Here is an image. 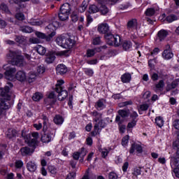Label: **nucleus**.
Returning a JSON list of instances; mask_svg holds the SVG:
<instances>
[{
    "label": "nucleus",
    "mask_w": 179,
    "mask_h": 179,
    "mask_svg": "<svg viewBox=\"0 0 179 179\" xmlns=\"http://www.w3.org/2000/svg\"><path fill=\"white\" fill-rule=\"evenodd\" d=\"M4 71L5 77L8 80H15V79H17L20 82H24L27 78L26 73L22 71H18L16 76H15L16 69L10 67L9 64H4L2 68L0 67V72H3ZM2 78H3V74L0 73V79H2Z\"/></svg>",
    "instance_id": "nucleus-1"
},
{
    "label": "nucleus",
    "mask_w": 179,
    "mask_h": 179,
    "mask_svg": "<svg viewBox=\"0 0 179 179\" xmlns=\"http://www.w3.org/2000/svg\"><path fill=\"white\" fill-rule=\"evenodd\" d=\"M13 87V85L10 83H8L7 85L3 88H0V115L2 114V110H8L10 107L9 100H10V95L9 94V90Z\"/></svg>",
    "instance_id": "nucleus-2"
},
{
    "label": "nucleus",
    "mask_w": 179,
    "mask_h": 179,
    "mask_svg": "<svg viewBox=\"0 0 179 179\" xmlns=\"http://www.w3.org/2000/svg\"><path fill=\"white\" fill-rule=\"evenodd\" d=\"M7 60L12 64V65H17V66H23L24 64V59L22 56L20 51H10L6 55Z\"/></svg>",
    "instance_id": "nucleus-3"
},
{
    "label": "nucleus",
    "mask_w": 179,
    "mask_h": 179,
    "mask_svg": "<svg viewBox=\"0 0 179 179\" xmlns=\"http://www.w3.org/2000/svg\"><path fill=\"white\" fill-rule=\"evenodd\" d=\"M58 26H59L58 22H53L45 28L47 33L49 34L48 36H45V34L41 32H36V36L38 38H45L46 41H50L55 36V31L58 29Z\"/></svg>",
    "instance_id": "nucleus-4"
},
{
    "label": "nucleus",
    "mask_w": 179,
    "mask_h": 179,
    "mask_svg": "<svg viewBox=\"0 0 179 179\" xmlns=\"http://www.w3.org/2000/svg\"><path fill=\"white\" fill-rule=\"evenodd\" d=\"M94 118V131L92 132V136H97V135L100 134V132L101 131V128H104L106 127V124L103 122V120L101 119V114L98 113L97 112L93 113Z\"/></svg>",
    "instance_id": "nucleus-5"
},
{
    "label": "nucleus",
    "mask_w": 179,
    "mask_h": 179,
    "mask_svg": "<svg viewBox=\"0 0 179 179\" xmlns=\"http://www.w3.org/2000/svg\"><path fill=\"white\" fill-rule=\"evenodd\" d=\"M22 136L24 138L25 143H27L29 146H36L37 139H38V133L34 132L30 135L22 131Z\"/></svg>",
    "instance_id": "nucleus-6"
},
{
    "label": "nucleus",
    "mask_w": 179,
    "mask_h": 179,
    "mask_svg": "<svg viewBox=\"0 0 179 179\" xmlns=\"http://www.w3.org/2000/svg\"><path fill=\"white\" fill-rule=\"evenodd\" d=\"M69 13H71V6L69 3H66L63 4L60 8V11L59 13V19H60L62 22L68 20V19H69Z\"/></svg>",
    "instance_id": "nucleus-7"
},
{
    "label": "nucleus",
    "mask_w": 179,
    "mask_h": 179,
    "mask_svg": "<svg viewBox=\"0 0 179 179\" xmlns=\"http://www.w3.org/2000/svg\"><path fill=\"white\" fill-rule=\"evenodd\" d=\"M105 38L108 45H115L118 47V45L121 44V37L118 35L113 36L111 34H108L105 35Z\"/></svg>",
    "instance_id": "nucleus-8"
},
{
    "label": "nucleus",
    "mask_w": 179,
    "mask_h": 179,
    "mask_svg": "<svg viewBox=\"0 0 179 179\" xmlns=\"http://www.w3.org/2000/svg\"><path fill=\"white\" fill-rule=\"evenodd\" d=\"M171 166L173 169V173L176 177L179 178V162H177L174 157H172L171 159Z\"/></svg>",
    "instance_id": "nucleus-9"
},
{
    "label": "nucleus",
    "mask_w": 179,
    "mask_h": 179,
    "mask_svg": "<svg viewBox=\"0 0 179 179\" xmlns=\"http://www.w3.org/2000/svg\"><path fill=\"white\" fill-rule=\"evenodd\" d=\"M110 27L108 26V24L103 22L98 24L97 31L101 34H106V33H108Z\"/></svg>",
    "instance_id": "nucleus-10"
},
{
    "label": "nucleus",
    "mask_w": 179,
    "mask_h": 179,
    "mask_svg": "<svg viewBox=\"0 0 179 179\" xmlns=\"http://www.w3.org/2000/svg\"><path fill=\"white\" fill-rule=\"evenodd\" d=\"M159 19V20H161V22H164L165 20H166L168 23H171L174 22V20H177L178 17H177V16L174 15H171L166 17V14H162Z\"/></svg>",
    "instance_id": "nucleus-11"
},
{
    "label": "nucleus",
    "mask_w": 179,
    "mask_h": 179,
    "mask_svg": "<svg viewBox=\"0 0 179 179\" xmlns=\"http://www.w3.org/2000/svg\"><path fill=\"white\" fill-rule=\"evenodd\" d=\"M87 152L86 151V150L85 148H81L80 150H79L78 152H75L73 154V158L74 159V160H79V157H85V156H86Z\"/></svg>",
    "instance_id": "nucleus-12"
},
{
    "label": "nucleus",
    "mask_w": 179,
    "mask_h": 179,
    "mask_svg": "<svg viewBox=\"0 0 179 179\" xmlns=\"http://www.w3.org/2000/svg\"><path fill=\"white\" fill-rule=\"evenodd\" d=\"M75 45V40L71 38L69 35L66 39V42H64L62 48H67L68 50H71Z\"/></svg>",
    "instance_id": "nucleus-13"
},
{
    "label": "nucleus",
    "mask_w": 179,
    "mask_h": 179,
    "mask_svg": "<svg viewBox=\"0 0 179 179\" xmlns=\"http://www.w3.org/2000/svg\"><path fill=\"white\" fill-rule=\"evenodd\" d=\"M68 38V34L60 35L57 37L55 41L57 45L60 47H64V44L66 41V38Z\"/></svg>",
    "instance_id": "nucleus-14"
},
{
    "label": "nucleus",
    "mask_w": 179,
    "mask_h": 179,
    "mask_svg": "<svg viewBox=\"0 0 179 179\" xmlns=\"http://www.w3.org/2000/svg\"><path fill=\"white\" fill-rule=\"evenodd\" d=\"M56 71L58 75H65L68 72V68L64 64H58L56 67Z\"/></svg>",
    "instance_id": "nucleus-15"
},
{
    "label": "nucleus",
    "mask_w": 179,
    "mask_h": 179,
    "mask_svg": "<svg viewBox=\"0 0 179 179\" xmlns=\"http://www.w3.org/2000/svg\"><path fill=\"white\" fill-rule=\"evenodd\" d=\"M56 92L57 93H58V99L60 100V101L65 100V99L68 97L67 90L62 89V90H58V91H56Z\"/></svg>",
    "instance_id": "nucleus-16"
},
{
    "label": "nucleus",
    "mask_w": 179,
    "mask_h": 179,
    "mask_svg": "<svg viewBox=\"0 0 179 179\" xmlns=\"http://www.w3.org/2000/svg\"><path fill=\"white\" fill-rule=\"evenodd\" d=\"M145 50L144 51V54H145V55H152V57L157 55L160 52V50L157 48H155L153 51L150 50V48L148 47H145Z\"/></svg>",
    "instance_id": "nucleus-17"
},
{
    "label": "nucleus",
    "mask_w": 179,
    "mask_h": 179,
    "mask_svg": "<svg viewBox=\"0 0 179 179\" xmlns=\"http://www.w3.org/2000/svg\"><path fill=\"white\" fill-rule=\"evenodd\" d=\"M173 148L176 150V156L173 157L176 159V162L179 163V140H176L173 143Z\"/></svg>",
    "instance_id": "nucleus-18"
},
{
    "label": "nucleus",
    "mask_w": 179,
    "mask_h": 179,
    "mask_svg": "<svg viewBox=\"0 0 179 179\" xmlns=\"http://www.w3.org/2000/svg\"><path fill=\"white\" fill-rule=\"evenodd\" d=\"M157 36L159 41H163V40H164V38L169 36V31L161 29L158 32Z\"/></svg>",
    "instance_id": "nucleus-19"
},
{
    "label": "nucleus",
    "mask_w": 179,
    "mask_h": 179,
    "mask_svg": "<svg viewBox=\"0 0 179 179\" xmlns=\"http://www.w3.org/2000/svg\"><path fill=\"white\" fill-rule=\"evenodd\" d=\"M127 27L131 30H136V28L138 27V21L136 19L129 21Z\"/></svg>",
    "instance_id": "nucleus-20"
},
{
    "label": "nucleus",
    "mask_w": 179,
    "mask_h": 179,
    "mask_svg": "<svg viewBox=\"0 0 179 179\" xmlns=\"http://www.w3.org/2000/svg\"><path fill=\"white\" fill-rule=\"evenodd\" d=\"M162 57L164 59H171L173 57H174V55L171 52V50L168 49L165 50L162 53Z\"/></svg>",
    "instance_id": "nucleus-21"
},
{
    "label": "nucleus",
    "mask_w": 179,
    "mask_h": 179,
    "mask_svg": "<svg viewBox=\"0 0 179 179\" xmlns=\"http://www.w3.org/2000/svg\"><path fill=\"white\" fill-rule=\"evenodd\" d=\"M135 152L142 153V146L138 144H133L130 150V153H135Z\"/></svg>",
    "instance_id": "nucleus-22"
},
{
    "label": "nucleus",
    "mask_w": 179,
    "mask_h": 179,
    "mask_svg": "<svg viewBox=\"0 0 179 179\" xmlns=\"http://www.w3.org/2000/svg\"><path fill=\"white\" fill-rule=\"evenodd\" d=\"M27 169L31 173H34L36 170H37V165L35 162H29L27 164Z\"/></svg>",
    "instance_id": "nucleus-23"
},
{
    "label": "nucleus",
    "mask_w": 179,
    "mask_h": 179,
    "mask_svg": "<svg viewBox=\"0 0 179 179\" xmlns=\"http://www.w3.org/2000/svg\"><path fill=\"white\" fill-rule=\"evenodd\" d=\"M115 122H117L119 125L120 131L122 134H124L125 132L126 127L125 125H121V116L120 115L116 116Z\"/></svg>",
    "instance_id": "nucleus-24"
},
{
    "label": "nucleus",
    "mask_w": 179,
    "mask_h": 179,
    "mask_svg": "<svg viewBox=\"0 0 179 179\" xmlns=\"http://www.w3.org/2000/svg\"><path fill=\"white\" fill-rule=\"evenodd\" d=\"M55 61V52H50L46 57L45 62L48 64H52Z\"/></svg>",
    "instance_id": "nucleus-25"
},
{
    "label": "nucleus",
    "mask_w": 179,
    "mask_h": 179,
    "mask_svg": "<svg viewBox=\"0 0 179 179\" xmlns=\"http://www.w3.org/2000/svg\"><path fill=\"white\" fill-rule=\"evenodd\" d=\"M35 48L36 51H37L39 55H45V52H47V49L44 46L41 45H38Z\"/></svg>",
    "instance_id": "nucleus-26"
},
{
    "label": "nucleus",
    "mask_w": 179,
    "mask_h": 179,
    "mask_svg": "<svg viewBox=\"0 0 179 179\" xmlns=\"http://www.w3.org/2000/svg\"><path fill=\"white\" fill-rule=\"evenodd\" d=\"M51 139H52V135L48 133L43 134L41 137V141L43 143H48V142H51Z\"/></svg>",
    "instance_id": "nucleus-27"
},
{
    "label": "nucleus",
    "mask_w": 179,
    "mask_h": 179,
    "mask_svg": "<svg viewBox=\"0 0 179 179\" xmlns=\"http://www.w3.org/2000/svg\"><path fill=\"white\" fill-rule=\"evenodd\" d=\"M37 76H38V74L37 73H36L34 71H31L28 74V80L29 83H31V82H34L36 79H37Z\"/></svg>",
    "instance_id": "nucleus-28"
},
{
    "label": "nucleus",
    "mask_w": 179,
    "mask_h": 179,
    "mask_svg": "<svg viewBox=\"0 0 179 179\" xmlns=\"http://www.w3.org/2000/svg\"><path fill=\"white\" fill-rule=\"evenodd\" d=\"M100 52V48H96V49H89L87 50V57L88 58H90L96 54V52Z\"/></svg>",
    "instance_id": "nucleus-29"
},
{
    "label": "nucleus",
    "mask_w": 179,
    "mask_h": 179,
    "mask_svg": "<svg viewBox=\"0 0 179 179\" xmlns=\"http://www.w3.org/2000/svg\"><path fill=\"white\" fill-rule=\"evenodd\" d=\"M96 107L98 110H103V108H106V101L104 99L98 101L96 103Z\"/></svg>",
    "instance_id": "nucleus-30"
},
{
    "label": "nucleus",
    "mask_w": 179,
    "mask_h": 179,
    "mask_svg": "<svg viewBox=\"0 0 179 179\" xmlns=\"http://www.w3.org/2000/svg\"><path fill=\"white\" fill-rule=\"evenodd\" d=\"M20 153L22 156H27V155H30V153H33V151L30 150V148L27 147H23L20 149Z\"/></svg>",
    "instance_id": "nucleus-31"
},
{
    "label": "nucleus",
    "mask_w": 179,
    "mask_h": 179,
    "mask_svg": "<svg viewBox=\"0 0 179 179\" xmlns=\"http://www.w3.org/2000/svg\"><path fill=\"white\" fill-rule=\"evenodd\" d=\"M121 79H122V82L123 83H128L131 82V74L124 73L122 76Z\"/></svg>",
    "instance_id": "nucleus-32"
},
{
    "label": "nucleus",
    "mask_w": 179,
    "mask_h": 179,
    "mask_svg": "<svg viewBox=\"0 0 179 179\" xmlns=\"http://www.w3.org/2000/svg\"><path fill=\"white\" fill-rule=\"evenodd\" d=\"M54 122L57 125H62V124H64V117H62V116L61 115H57L54 118Z\"/></svg>",
    "instance_id": "nucleus-33"
},
{
    "label": "nucleus",
    "mask_w": 179,
    "mask_h": 179,
    "mask_svg": "<svg viewBox=\"0 0 179 179\" xmlns=\"http://www.w3.org/2000/svg\"><path fill=\"white\" fill-rule=\"evenodd\" d=\"M29 23L32 26H41V24H43V21L40 20L31 19L29 21Z\"/></svg>",
    "instance_id": "nucleus-34"
},
{
    "label": "nucleus",
    "mask_w": 179,
    "mask_h": 179,
    "mask_svg": "<svg viewBox=\"0 0 179 179\" xmlns=\"http://www.w3.org/2000/svg\"><path fill=\"white\" fill-rule=\"evenodd\" d=\"M164 87V82L163 80H160L158 84L155 85V92H162L163 88Z\"/></svg>",
    "instance_id": "nucleus-35"
},
{
    "label": "nucleus",
    "mask_w": 179,
    "mask_h": 179,
    "mask_svg": "<svg viewBox=\"0 0 179 179\" xmlns=\"http://www.w3.org/2000/svg\"><path fill=\"white\" fill-rule=\"evenodd\" d=\"M155 124H157V125L159 127V128H162V127L164 125V120H163V117L160 116L157 117L155 118Z\"/></svg>",
    "instance_id": "nucleus-36"
},
{
    "label": "nucleus",
    "mask_w": 179,
    "mask_h": 179,
    "mask_svg": "<svg viewBox=\"0 0 179 179\" xmlns=\"http://www.w3.org/2000/svg\"><path fill=\"white\" fill-rule=\"evenodd\" d=\"M32 99L34 101H40V100L43 99V94L40 92H36L33 95Z\"/></svg>",
    "instance_id": "nucleus-37"
},
{
    "label": "nucleus",
    "mask_w": 179,
    "mask_h": 179,
    "mask_svg": "<svg viewBox=\"0 0 179 179\" xmlns=\"http://www.w3.org/2000/svg\"><path fill=\"white\" fill-rule=\"evenodd\" d=\"M65 83V82L64 81V80H57V83L56 84V87H55V91L56 92H58V90H61L64 88H62V85H64Z\"/></svg>",
    "instance_id": "nucleus-38"
},
{
    "label": "nucleus",
    "mask_w": 179,
    "mask_h": 179,
    "mask_svg": "<svg viewBox=\"0 0 179 179\" xmlns=\"http://www.w3.org/2000/svg\"><path fill=\"white\" fill-rule=\"evenodd\" d=\"M16 43L18 44H26V38L24 36H16L15 38Z\"/></svg>",
    "instance_id": "nucleus-39"
},
{
    "label": "nucleus",
    "mask_w": 179,
    "mask_h": 179,
    "mask_svg": "<svg viewBox=\"0 0 179 179\" xmlns=\"http://www.w3.org/2000/svg\"><path fill=\"white\" fill-rule=\"evenodd\" d=\"M44 72H45V67L42 65V66H38L36 68V73L37 75H43V73H44Z\"/></svg>",
    "instance_id": "nucleus-40"
},
{
    "label": "nucleus",
    "mask_w": 179,
    "mask_h": 179,
    "mask_svg": "<svg viewBox=\"0 0 179 179\" xmlns=\"http://www.w3.org/2000/svg\"><path fill=\"white\" fill-rule=\"evenodd\" d=\"M100 10L99 8H97L96 5H92L89 8V13H97Z\"/></svg>",
    "instance_id": "nucleus-41"
},
{
    "label": "nucleus",
    "mask_w": 179,
    "mask_h": 179,
    "mask_svg": "<svg viewBox=\"0 0 179 179\" xmlns=\"http://www.w3.org/2000/svg\"><path fill=\"white\" fill-rule=\"evenodd\" d=\"M136 119H133L131 121H130L127 124L128 129H132V128H135L136 127Z\"/></svg>",
    "instance_id": "nucleus-42"
},
{
    "label": "nucleus",
    "mask_w": 179,
    "mask_h": 179,
    "mask_svg": "<svg viewBox=\"0 0 179 179\" xmlns=\"http://www.w3.org/2000/svg\"><path fill=\"white\" fill-rule=\"evenodd\" d=\"M128 142H129V136L127 135L122 139V145L124 148L128 146Z\"/></svg>",
    "instance_id": "nucleus-43"
},
{
    "label": "nucleus",
    "mask_w": 179,
    "mask_h": 179,
    "mask_svg": "<svg viewBox=\"0 0 179 179\" xmlns=\"http://www.w3.org/2000/svg\"><path fill=\"white\" fill-rule=\"evenodd\" d=\"M99 6H100L99 10L101 11L102 15H107V13H108V8H107L106 6L103 4H99Z\"/></svg>",
    "instance_id": "nucleus-44"
},
{
    "label": "nucleus",
    "mask_w": 179,
    "mask_h": 179,
    "mask_svg": "<svg viewBox=\"0 0 179 179\" xmlns=\"http://www.w3.org/2000/svg\"><path fill=\"white\" fill-rule=\"evenodd\" d=\"M99 150L101 152L102 157H107V156H108L110 150H107L106 148H99Z\"/></svg>",
    "instance_id": "nucleus-45"
},
{
    "label": "nucleus",
    "mask_w": 179,
    "mask_h": 179,
    "mask_svg": "<svg viewBox=\"0 0 179 179\" xmlns=\"http://www.w3.org/2000/svg\"><path fill=\"white\" fill-rule=\"evenodd\" d=\"M87 8V1H83L80 8H78V11L81 13L85 12L86 10V8Z\"/></svg>",
    "instance_id": "nucleus-46"
},
{
    "label": "nucleus",
    "mask_w": 179,
    "mask_h": 179,
    "mask_svg": "<svg viewBox=\"0 0 179 179\" xmlns=\"http://www.w3.org/2000/svg\"><path fill=\"white\" fill-rule=\"evenodd\" d=\"M131 47H132V43H131V41H124V43H123V48L126 51H128V50L131 48Z\"/></svg>",
    "instance_id": "nucleus-47"
},
{
    "label": "nucleus",
    "mask_w": 179,
    "mask_h": 179,
    "mask_svg": "<svg viewBox=\"0 0 179 179\" xmlns=\"http://www.w3.org/2000/svg\"><path fill=\"white\" fill-rule=\"evenodd\" d=\"M7 136L9 138V139L15 138V136H16V130L9 129L8 134H7Z\"/></svg>",
    "instance_id": "nucleus-48"
},
{
    "label": "nucleus",
    "mask_w": 179,
    "mask_h": 179,
    "mask_svg": "<svg viewBox=\"0 0 179 179\" xmlns=\"http://www.w3.org/2000/svg\"><path fill=\"white\" fill-rule=\"evenodd\" d=\"M10 170L8 169V167L5 166L3 168H1L0 169V174L1 176H3V177L6 176L8 173H9Z\"/></svg>",
    "instance_id": "nucleus-49"
},
{
    "label": "nucleus",
    "mask_w": 179,
    "mask_h": 179,
    "mask_svg": "<svg viewBox=\"0 0 179 179\" xmlns=\"http://www.w3.org/2000/svg\"><path fill=\"white\" fill-rule=\"evenodd\" d=\"M21 31L23 33H32L33 29L30 27H22L20 28Z\"/></svg>",
    "instance_id": "nucleus-50"
},
{
    "label": "nucleus",
    "mask_w": 179,
    "mask_h": 179,
    "mask_svg": "<svg viewBox=\"0 0 179 179\" xmlns=\"http://www.w3.org/2000/svg\"><path fill=\"white\" fill-rule=\"evenodd\" d=\"M68 52V50L59 51L56 52L55 55H57V57H68L69 55Z\"/></svg>",
    "instance_id": "nucleus-51"
},
{
    "label": "nucleus",
    "mask_w": 179,
    "mask_h": 179,
    "mask_svg": "<svg viewBox=\"0 0 179 179\" xmlns=\"http://www.w3.org/2000/svg\"><path fill=\"white\" fill-rule=\"evenodd\" d=\"M118 114L122 118H125V117H128L129 113L127 110H118Z\"/></svg>",
    "instance_id": "nucleus-52"
},
{
    "label": "nucleus",
    "mask_w": 179,
    "mask_h": 179,
    "mask_svg": "<svg viewBox=\"0 0 179 179\" xmlns=\"http://www.w3.org/2000/svg\"><path fill=\"white\" fill-rule=\"evenodd\" d=\"M48 170L53 176H55V174H57V172L58 171V170H57V168H55V166H49Z\"/></svg>",
    "instance_id": "nucleus-53"
},
{
    "label": "nucleus",
    "mask_w": 179,
    "mask_h": 179,
    "mask_svg": "<svg viewBox=\"0 0 179 179\" xmlns=\"http://www.w3.org/2000/svg\"><path fill=\"white\" fill-rule=\"evenodd\" d=\"M149 108V104L148 103H143L140 106V108L138 110L139 113H141V111H146Z\"/></svg>",
    "instance_id": "nucleus-54"
},
{
    "label": "nucleus",
    "mask_w": 179,
    "mask_h": 179,
    "mask_svg": "<svg viewBox=\"0 0 179 179\" xmlns=\"http://www.w3.org/2000/svg\"><path fill=\"white\" fill-rule=\"evenodd\" d=\"M177 87V83L173 82L171 84L168 83L167 86H166V90L167 92H169V90H171V89H175V87Z\"/></svg>",
    "instance_id": "nucleus-55"
},
{
    "label": "nucleus",
    "mask_w": 179,
    "mask_h": 179,
    "mask_svg": "<svg viewBox=\"0 0 179 179\" xmlns=\"http://www.w3.org/2000/svg\"><path fill=\"white\" fill-rule=\"evenodd\" d=\"M141 173H142V171H141V168H135L134 169L132 174H133V176L138 177V176H141Z\"/></svg>",
    "instance_id": "nucleus-56"
},
{
    "label": "nucleus",
    "mask_w": 179,
    "mask_h": 179,
    "mask_svg": "<svg viewBox=\"0 0 179 179\" xmlns=\"http://www.w3.org/2000/svg\"><path fill=\"white\" fill-rule=\"evenodd\" d=\"M71 17L72 22H76L78 20V13L76 11H73L71 13Z\"/></svg>",
    "instance_id": "nucleus-57"
},
{
    "label": "nucleus",
    "mask_w": 179,
    "mask_h": 179,
    "mask_svg": "<svg viewBox=\"0 0 179 179\" xmlns=\"http://www.w3.org/2000/svg\"><path fill=\"white\" fill-rule=\"evenodd\" d=\"M155 13V11L153 8H148L145 11V15L147 16H153V15Z\"/></svg>",
    "instance_id": "nucleus-58"
},
{
    "label": "nucleus",
    "mask_w": 179,
    "mask_h": 179,
    "mask_svg": "<svg viewBox=\"0 0 179 179\" xmlns=\"http://www.w3.org/2000/svg\"><path fill=\"white\" fill-rule=\"evenodd\" d=\"M15 169H22L23 167V162L21 160L16 161L15 163Z\"/></svg>",
    "instance_id": "nucleus-59"
},
{
    "label": "nucleus",
    "mask_w": 179,
    "mask_h": 179,
    "mask_svg": "<svg viewBox=\"0 0 179 179\" xmlns=\"http://www.w3.org/2000/svg\"><path fill=\"white\" fill-rule=\"evenodd\" d=\"M101 43V40L100 39V37H95L92 41V43L94 45H99V44H100Z\"/></svg>",
    "instance_id": "nucleus-60"
},
{
    "label": "nucleus",
    "mask_w": 179,
    "mask_h": 179,
    "mask_svg": "<svg viewBox=\"0 0 179 179\" xmlns=\"http://www.w3.org/2000/svg\"><path fill=\"white\" fill-rule=\"evenodd\" d=\"M15 17L17 19V20H24V15H23L22 13H17L15 15Z\"/></svg>",
    "instance_id": "nucleus-61"
},
{
    "label": "nucleus",
    "mask_w": 179,
    "mask_h": 179,
    "mask_svg": "<svg viewBox=\"0 0 179 179\" xmlns=\"http://www.w3.org/2000/svg\"><path fill=\"white\" fill-rule=\"evenodd\" d=\"M85 73H86V75H88V76H93V73H94L93 69H85Z\"/></svg>",
    "instance_id": "nucleus-62"
},
{
    "label": "nucleus",
    "mask_w": 179,
    "mask_h": 179,
    "mask_svg": "<svg viewBox=\"0 0 179 179\" xmlns=\"http://www.w3.org/2000/svg\"><path fill=\"white\" fill-rule=\"evenodd\" d=\"M109 179H117L118 178V176L115 172H110L109 173Z\"/></svg>",
    "instance_id": "nucleus-63"
},
{
    "label": "nucleus",
    "mask_w": 179,
    "mask_h": 179,
    "mask_svg": "<svg viewBox=\"0 0 179 179\" xmlns=\"http://www.w3.org/2000/svg\"><path fill=\"white\" fill-rule=\"evenodd\" d=\"M75 177H76V173H75V172H71L67 175L66 179H75Z\"/></svg>",
    "instance_id": "nucleus-64"
}]
</instances>
